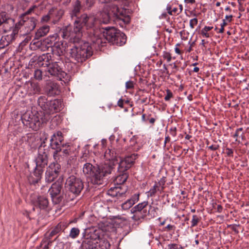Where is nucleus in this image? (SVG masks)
Returning a JSON list of instances; mask_svg holds the SVG:
<instances>
[{
	"mask_svg": "<svg viewBox=\"0 0 249 249\" xmlns=\"http://www.w3.org/2000/svg\"><path fill=\"white\" fill-rule=\"evenodd\" d=\"M113 163H101L93 166L91 163L87 162L83 167V172L87 177L91 178L93 184H103L109 175L113 172Z\"/></svg>",
	"mask_w": 249,
	"mask_h": 249,
	"instance_id": "obj_1",
	"label": "nucleus"
},
{
	"mask_svg": "<svg viewBox=\"0 0 249 249\" xmlns=\"http://www.w3.org/2000/svg\"><path fill=\"white\" fill-rule=\"evenodd\" d=\"M73 45L70 49V56L78 63H82L92 55V48L89 42L79 38L71 40Z\"/></svg>",
	"mask_w": 249,
	"mask_h": 249,
	"instance_id": "obj_2",
	"label": "nucleus"
},
{
	"mask_svg": "<svg viewBox=\"0 0 249 249\" xmlns=\"http://www.w3.org/2000/svg\"><path fill=\"white\" fill-rule=\"evenodd\" d=\"M124 9L119 8L115 4H106L104 6L103 11L100 14V21L104 24H107L111 20V17L123 20L125 23H128L130 21L129 16H125Z\"/></svg>",
	"mask_w": 249,
	"mask_h": 249,
	"instance_id": "obj_3",
	"label": "nucleus"
},
{
	"mask_svg": "<svg viewBox=\"0 0 249 249\" xmlns=\"http://www.w3.org/2000/svg\"><path fill=\"white\" fill-rule=\"evenodd\" d=\"M65 187L66 190L65 198L66 201L73 200L79 194L84 188L82 179L74 175L70 176L66 179Z\"/></svg>",
	"mask_w": 249,
	"mask_h": 249,
	"instance_id": "obj_4",
	"label": "nucleus"
},
{
	"mask_svg": "<svg viewBox=\"0 0 249 249\" xmlns=\"http://www.w3.org/2000/svg\"><path fill=\"white\" fill-rule=\"evenodd\" d=\"M37 103L44 111V116L41 118L42 123L48 122L50 119V115L60 110L61 106V102L58 99L48 101L45 96H40Z\"/></svg>",
	"mask_w": 249,
	"mask_h": 249,
	"instance_id": "obj_5",
	"label": "nucleus"
},
{
	"mask_svg": "<svg viewBox=\"0 0 249 249\" xmlns=\"http://www.w3.org/2000/svg\"><path fill=\"white\" fill-rule=\"evenodd\" d=\"M152 209L151 206L148 205V201H143L139 203L131 209V212L134 213L132 218L134 221H140L144 219L147 215L151 214L150 210Z\"/></svg>",
	"mask_w": 249,
	"mask_h": 249,
	"instance_id": "obj_6",
	"label": "nucleus"
},
{
	"mask_svg": "<svg viewBox=\"0 0 249 249\" xmlns=\"http://www.w3.org/2000/svg\"><path fill=\"white\" fill-rule=\"evenodd\" d=\"M62 179L59 178L57 181L52 185L51 187L49 190L52 201L55 204H58L63 200H65V193L63 191L62 195L61 194V191L62 189Z\"/></svg>",
	"mask_w": 249,
	"mask_h": 249,
	"instance_id": "obj_7",
	"label": "nucleus"
},
{
	"mask_svg": "<svg viewBox=\"0 0 249 249\" xmlns=\"http://www.w3.org/2000/svg\"><path fill=\"white\" fill-rule=\"evenodd\" d=\"M21 120L24 125L36 131L39 129L41 124L38 116L31 112H26L23 114Z\"/></svg>",
	"mask_w": 249,
	"mask_h": 249,
	"instance_id": "obj_8",
	"label": "nucleus"
},
{
	"mask_svg": "<svg viewBox=\"0 0 249 249\" xmlns=\"http://www.w3.org/2000/svg\"><path fill=\"white\" fill-rule=\"evenodd\" d=\"M137 157L138 154H133L125 157L123 159L120 158L119 162H118V160L115 162V166L118 164V172L119 173H127V170L134 164Z\"/></svg>",
	"mask_w": 249,
	"mask_h": 249,
	"instance_id": "obj_9",
	"label": "nucleus"
},
{
	"mask_svg": "<svg viewBox=\"0 0 249 249\" xmlns=\"http://www.w3.org/2000/svg\"><path fill=\"white\" fill-rule=\"evenodd\" d=\"M44 143L45 142H43L38 147V154L35 159L37 167L45 168L48 164L49 151L45 148Z\"/></svg>",
	"mask_w": 249,
	"mask_h": 249,
	"instance_id": "obj_10",
	"label": "nucleus"
},
{
	"mask_svg": "<svg viewBox=\"0 0 249 249\" xmlns=\"http://www.w3.org/2000/svg\"><path fill=\"white\" fill-rule=\"evenodd\" d=\"M60 165L57 162H53L50 164L45 173V180L51 183L58 176Z\"/></svg>",
	"mask_w": 249,
	"mask_h": 249,
	"instance_id": "obj_11",
	"label": "nucleus"
},
{
	"mask_svg": "<svg viewBox=\"0 0 249 249\" xmlns=\"http://www.w3.org/2000/svg\"><path fill=\"white\" fill-rule=\"evenodd\" d=\"M19 18V23L25 28L26 34L30 33L35 28L37 21L35 18L20 16Z\"/></svg>",
	"mask_w": 249,
	"mask_h": 249,
	"instance_id": "obj_12",
	"label": "nucleus"
},
{
	"mask_svg": "<svg viewBox=\"0 0 249 249\" xmlns=\"http://www.w3.org/2000/svg\"><path fill=\"white\" fill-rule=\"evenodd\" d=\"M71 145L65 143L62 145L58 150L54 151L53 154L54 159L57 161L60 157L66 158L72 154L73 150Z\"/></svg>",
	"mask_w": 249,
	"mask_h": 249,
	"instance_id": "obj_13",
	"label": "nucleus"
},
{
	"mask_svg": "<svg viewBox=\"0 0 249 249\" xmlns=\"http://www.w3.org/2000/svg\"><path fill=\"white\" fill-rule=\"evenodd\" d=\"M101 231L100 230H95L93 232H90L82 242V247L86 249L89 248L96 242L103 239L101 237Z\"/></svg>",
	"mask_w": 249,
	"mask_h": 249,
	"instance_id": "obj_14",
	"label": "nucleus"
},
{
	"mask_svg": "<svg viewBox=\"0 0 249 249\" xmlns=\"http://www.w3.org/2000/svg\"><path fill=\"white\" fill-rule=\"evenodd\" d=\"M34 206L40 210L46 211L49 206V201L45 196H36L32 199Z\"/></svg>",
	"mask_w": 249,
	"mask_h": 249,
	"instance_id": "obj_15",
	"label": "nucleus"
},
{
	"mask_svg": "<svg viewBox=\"0 0 249 249\" xmlns=\"http://www.w3.org/2000/svg\"><path fill=\"white\" fill-rule=\"evenodd\" d=\"M79 21L81 22L87 29L93 30L97 18L94 15L83 14L79 17Z\"/></svg>",
	"mask_w": 249,
	"mask_h": 249,
	"instance_id": "obj_16",
	"label": "nucleus"
},
{
	"mask_svg": "<svg viewBox=\"0 0 249 249\" xmlns=\"http://www.w3.org/2000/svg\"><path fill=\"white\" fill-rule=\"evenodd\" d=\"M48 67V70L47 72H46V73L44 74L45 76L49 77L47 74L48 72L51 75L56 76L58 79H61V78H64L66 75V73L62 70L57 62L52 63Z\"/></svg>",
	"mask_w": 249,
	"mask_h": 249,
	"instance_id": "obj_17",
	"label": "nucleus"
},
{
	"mask_svg": "<svg viewBox=\"0 0 249 249\" xmlns=\"http://www.w3.org/2000/svg\"><path fill=\"white\" fill-rule=\"evenodd\" d=\"M68 224L64 221L59 222L50 232H48L45 234V236L48 240L49 244H51L52 241L51 239L55 235L58 234L61 231H64L68 227Z\"/></svg>",
	"mask_w": 249,
	"mask_h": 249,
	"instance_id": "obj_18",
	"label": "nucleus"
},
{
	"mask_svg": "<svg viewBox=\"0 0 249 249\" xmlns=\"http://www.w3.org/2000/svg\"><path fill=\"white\" fill-rule=\"evenodd\" d=\"M58 87L57 83L49 81L44 87L45 92L50 96L58 95L60 92Z\"/></svg>",
	"mask_w": 249,
	"mask_h": 249,
	"instance_id": "obj_19",
	"label": "nucleus"
},
{
	"mask_svg": "<svg viewBox=\"0 0 249 249\" xmlns=\"http://www.w3.org/2000/svg\"><path fill=\"white\" fill-rule=\"evenodd\" d=\"M81 10H85L84 9V5L82 3L80 0H76L73 2L72 4V9L70 12V15L72 18L74 17L76 18L79 15Z\"/></svg>",
	"mask_w": 249,
	"mask_h": 249,
	"instance_id": "obj_20",
	"label": "nucleus"
},
{
	"mask_svg": "<svg viewBox=\"0 0 249 249\" xmlns=\"http://www.w3.org/2000/svg\"><path fill=\"white\" fill-rule=\"evenodd\" d=\"M103 29L104 30L103 36L109 42L112 41L113 39L115 38L118 32L119 31L113 27H107Z\"/></svg>",
	"mask_w": 249,
	"mask_h": 249,
	"instance_id": "obj_21",
	"label": "nucleus"
},
{
	"mask_svg": "<svg viewBox=\"0 0 249 249\" xmlns=\"http://www.w3.org/2000/svg\"><path fill=\"white\" fill-rule=\"evenodd\" d=\"M116 152L114 150L108 148L105 152L104 156L107 160V161L104 163H107L111 162L113 163L112 169L113 172L114 171L115 169V162L117 160L116 159Z\"/></svg>",
	"mask_w": 249,
	"mask_h": 249,
	"instance_id": "obj_22",
	"label": "nucleus"
},
{
	"mask_svg": "<svg viewBox=\"0 0 249 249\" xmlns=\"http://www.w3.org/2000/svg\"><path fill=\"white\" fill-rule=\"evenodd\" d=\"M52 56L50 53H47L42 54L38 57L37 63L41 67H48L52 63Z\"/></svg>",
	"mask_w": 249,
	"mask_h": 249,
	"instance_id": "obj_23",
	"label": "nucleus"
},
{
	"mask_svg": "<svg viewBox=\"0 0 249 249\" xmlns=\"http://www.w3.org/2000/svg\"><path fill=\"white\" fill-rule=\"evenodd\" d=\"M110 244L107 239L103 238L85 249H109Z\"/></svg>",
	"mask_w": 249,
	"mask_h": 249,
	"instance_id": "obj_24",
	"label": "nucleus"
},
{
	"mask_svg": "<svg viewBox=\"0 0 249 249\" xmlns=\"http://www.w3.org/2000/svg\"><path fill=\"white\" fill-rule=\"evenodd\" d=\"M43 167H37L36 165V167L33 172V175L35 178L31 177L29 178V181L31 183L35 184L37 183L38 181L41 179L42 174L43 172Z\"/></svg>",
	"mask_w": 249,
	"mask_h": 249,
	"instance_id": "obj_25",
	"label": "nucleus"
},
{
	"mask_svg": "<svg viewBox=\"0 0 249 249\" xmlns=\"http://www.w3.org/2000/svg\"><path fill=\"white\" fill-rule=\"evenodd\" d=\"M139 196L140 195L139 194H135L133 195L130 199L127 200L122 204V209L124 210L130 209L134 204L139 201Z\"/></svg>",
	"mask_w": 249,
	"mask_h": 249,
	"instance_id": "obj_26",
	"label": "nucleus"
},
{
	"mask_svg": "<svg viewBox=\"0 0 249 249\" xmlns=\"http://www.w3.org/2000/svg\"><path fill=\"white\" fill-rule=\"evenodd\" d=\"M126 41V36L123 33L119 31L117 34V36H115V38H114L110 43L113 45L122 46L125 43Z\"/></svg>",
	"mask_w": 249,
	"mask_h": 249,
	"instance_id": "obj_27",
	"label": "nucleus"
},
{
	"mask_svg": "<svg viewBox=\"0 0 249 249\" xmlns=\"http://www.w3.org/2000/svg\"><path fill=\"white\" fill-rule=\"evenodd\" d=\"M83 27L84 26L82 23L79 21V17H77L74 21L73 27V32L76 34H77V37H75L73 38H79V39H80V37L81 36Z\"/></svg>",
	"mask_w": 249,
	"mask_h": 249,
	"instance_id": "obj_28",
	"label": "nucleus"
},
{
	"mask_svg": "<svg viewBox=\"0 0 249 249\" xmlns=\"http://www.w3.org/2000/svg\"><path fill=\"white\" fill-rule=\"evenodd\" d=\"M126 191V188L122 190L121 187L117 186L114 188H111L108 190V194L112 196H121L125 194Z\"/></svg>",
	"mask_w": 249,
	"mask_h": 249,
	"instance_id": "obj_29",
	"label": "nucleus"
},
{
	"mask_svg": "<svg viewBox=\"0 0 249 249\" xmlns=\"http://www.w3.org/2000/svg\"><path fill=\"white\" fill-rule=\"evenodd\" d=\"M49 14L52 15V18H54L55 21H58L64 14V10L62 9H57L56 8H52L49 11Z\"/></svg>",
	"mask_w": 249,
	"mask_h": 249,
	"instance_id": "obj_30",
	"label": "nucleus"
},
{
	"mask_svg": "<svg viewBox=\"0 0 249 249\" xmlns=\"http://www.w3.org/2000/svg\"><path fill=\"white\" fill-rule=\"evenodd\" d=\"M50 27L48 25H45L39 28L36 33L35 38H39L46 36L49 32Z\"/></svg>",
	"mask_w": 249,
	"mask_h": 249,
	"instance_id": "obj_31",
	"label": "nucleus"
},
{
	"mask_svg": "<svg viewBox=\"0 0 249 249\" xmlns=\"http://www.w3.org/2000/svg\"><path fill=\"white\" fill-rule=\"evenodd\" d=\"M13 40L12 35H6L2 36L0 39V49L7 46Z\"/></svg>",
	"mask_w": 249,
	"mask_h": 249,
	"instance_id": "obj_32",
	"label": "nucleus"
},
{
	"mask_svg": "<svg viewBox=\"0 0 249 249\" xmlns=\"http://www.w3.org/2000/svg\"><path fill=\"white\" fill-rule=\"evenodd\" d=\"M120 174L114 179V183L118 185L123 184L127 180L128 175L127 173H119Z\"/></svg>",
	"mask_w": 249,
	"mask_h": 249,
	"instance_id": "obj_33",
	"label": "nucleus"
},
{
	"mask_svg": "<svg viewBox=\"0 0 249 249\" xmlns=\"http://www.w3.org/2000/svg\"><path fill=\"white\" fill-rule=\"evenodd\" d=\"M89 39L91 42L98 47L103 46L102 38L98 36V35L94 34L89 36Z\"/></svg>",
	"mask_w": 249,
	"mask_h": 249,
	"instance_id": "obj_34",
	"label": "nucleus"
},
{
	"mask_svg": "<svg viewBox=\"0 0 249 249\" xmlns=\"http://www.w3.org/2000/svg\"><path fill=\"white\" fill-rule=\"evenodd\" d=\"M64 143H62V142H59L56 140L55 138H51L50 140V146L55 151L58 150V149L62 147V145Z\"/></svg>",
	"mask_w": 249,
	"mask_h": 249,
	"instance_id": "obj_35",
	"label": "nucleus"
},
{
	"mask_svg": "<svg viewBox=\"0 0 249 249\" xmlns=\"http://www.w3.org/2000/svg\"><path fill=\"white\" fill-rule=\"evenodd\" d=\"M53 50L57 52V53L60 55L65 51V48L63 43L61 42H56L53 45Z\"/></svg>",
	"mask_w": 249,
	"mask_h": 249,
	"instance_id": "obj_36",
	"label": "nucleus"
},
{
	"mask_svg": "<svg viewBox=\"0 0 249 249\" xmlns=\"http://www.w3.org/2000/svg\"><path fill=\"white\" fill-rule=\"evenodd\" d=\"M10 21H12L13 20L6 13H0V25L2 24L8 23Z\"/></svg>",
	"mask_w": 249,
	"mask_h": 249,
	"instance_id": "obj_37",
	"label": "nucleus"
},
{
	"mask_svg": "<svg viewBox=\"0 0 249 249\" xmlns=\"http://www.w3.org/2000/svg\"><path fill=\"white\" fill-rule=\"evenodd\" d=\"M30 86V90L33 94H39L40 93L41 88L37 83L32 82Z\"/></svg>",
	"mask_w": 249,
	"mask_h": 249,
	"instance_id": "obj_38",
	"label": "nucleus"
},
{
	"mask_svg": "<svg viewBox=\"0 0 249 249\" xmlns=\"http://www.w3.org/2000/svg\"><path fill=\"white\" fill-rule=\"evenodd\" d=\"M245 137V133L243 131V128H237L235 131V134L233 135V137L235 138V141H237V138H241L242 139H243Z\"/></svg>",
	"mask_w": 249,
	"mask_h": 249,
	"instance_id": "obj_39",
	"label": "nucleus"
},
{
	"mask_svg": "<svg viewBox=\"0 0 249 249\" xmlns=\"http://www.w3.org/2000/svg\"><path fill=\"white\" fill-rule=\"evenodd\" d=\"M80 234V230L78 228H72L70 232L69 237L72 239L77 238Z\"/></svg>",
	"mask_w": 249,
	"mask_h": 249,
	"instance_id": "obj_40",
	"label": "nucleus"
},
{
	"mask_svg": "<svg viewBox=\"0 0 249 249\" xmlns=\"http://www.w3.org/2000/svg\"><path fill=\"white\" fill-rule=\"evenodd\" d=\"M159 190L160 189L159 188V186L157 182H156L153 187L147 193V196L148 197H153L155 196L156 192Z\"/></svg>",
	"mask_w": 249,
	"mask_h": 249,
	"instance_id": "obj_41",
	"label": "nucleus"
},
{
	"mask_svg": "<svg viewBox=\"0 0 249 249\" xmlns=\"http://www.w3.org/2000/svg\"><path fill=\"white\" fill-rule=\"evenodd\" d=\"M95 0H85L84 2L83 3L84 5V10H89L90 9L94 4Z\"/></svg>",
	"mask_w": 249,
	"mask_h": 249,
	"instance_id": "obj_42",
	"label": "nucleus"
},
{
	"mask_svg": "<svg viewBox=\"0 0 249 249\" xmlns=\"http://www.w3.org/2000/svg\"><path fill=\"white\" fill-rule=\"evenodd\" d=\"M56 35H54L52 36H50L44 40V44L48 45V47H51L53 44V41L55 40L56 38Z\"/></svg>",
	"mask_w": 249,
	"mask_h": 249,
	"instance_id": "obj_43",
	"label": "nucleus"
},
{
	"mask_svg": "<svg viewBox=\"0 0 249 249\" xmlns=\"http://www.w3.org/2000/svg\"><path fill=\"white\" fill-rule=\"evenodd\" d=\"M21 26H22L21 24L19 23V21L15 24V27L13 28L12 32L11 34H9V35H12L13 37V39L14 40L15 36L17 35L19 29L20 28Z\"/></svg>",
	"mask_w": 249,
	"mask_h": 249,
	"instance_id": "obj_44",
	"label": "nucleus"
},
{
	"mask_svg": "<svg viewBox=\"0 0 249 249\" xmlns=\"http://www.w3.org/2000/svg\"><path fill=\"white\" fill-rule=\"evenodd\" d=\"M34 76L36 80L41 81L43 78V72L40 70L36 69L34 71Z\"/></svg>",
	"mask_w": 249,
	"mask_h": 249,
	"instance_id": "obj_45",
	"label": "nucleus"
},
{
	"mask_svg": "<svg viewBox=\"0 0 249 249\" xmlns=\"http://www.w3.org/2000/svg\"><path fill=\"white\" fill-rule=\"evenodd\" d=\"M51 138H55L56 140L59 142H63L64 141L62 133L60 131H58L54 133Z\"/></svg>",
	"mask_w": 249,
	"mask_h": 249,
	"instance_id": "obj_46",
	"label": "nucleus"
},
{
	"mask_svg": "<svg viewBox=\"0 0 249 249\" xmlns=\"http://www.w3.org/2000/svg\"><path fill=\"white\" fill-rule=\"evenodd\" d=\"M200 220V218H199L196 215H193L191 221V227H194L196 226Z\"/></svg>",
	"mask_w": 249,
	"mask_h": 249,
	"instance_id": "obj_47",
	"label": "nucleus"
},
{
	"mask_svg": "<svg viewBox=\"0 0 249 249\" xmlns=\"http://www.w3.org/2000/svg\"><path fill=\"white\" fill-rule=\"evenodd\" d=\"M37 6L36 5H34L32 6L31 7L29 8V9L26 12H25L24 13L22 14L21 16L28 17V15L33 13L34 12L35 9L37 8Z\"/></svg>",
	"mask_w": 249,
	"mask_h": 249,
	"instance_id": "obj_48",
	"label": "nucleus"
},
{
	"mask_svg": "<svg viewBox=\"0 0 249 249\" xmlns=\"http://www.w3.org/2000/svg\"><path fill=\"white\" fill-rule=\"evenodd\" d=\"M162 57L167 60V62H170L172 59L171 53L167 52L164 51L163 52Z\"/></svg>",
	"mask_w": 249,
	"mask_h": 249,
	"instance_id": "obj_49",
	"label": "nucleus"
},
{
	"mask_svg": "<svg viewBox=\"0 0 249 249\" xmlns=\"http://www.w3.org/2000/svg\"><path fill=\"white\" fill-rule=\"evenodd\" d=\"M166 95L164 97V100L166 101H168L170 100V99L171 98L173 97V95L172 91L169 89H167L166 90Z\"/></svg>",
	"mask_w": 249,
	"mask_h": 249,
	"instance_id": "obj_50",
	"label": "nucleus"
},
{
	"mask_svg": "<svg viewBox=\"0 0 249 249\" xmlns=\"http://www.w3.org/2000/svg\"><path fill=\"white\" fill-rule=\"evenodd\" d=\"M197 23H198V20L196 18L191 19L190 20V23H189L190 27L192 29H194V27H195V26H196L197 24Z\"/></svg>",
	"mask_w": 249,
	"mask_h": 249,
	"instance_id": "obj_51",
	"label": "nucleus"
},
{
	"mask_svg": "<svg viewBox=\"0 0 249 249\" xmlns=\"http://www.w3.org/2000/svg\"><path fill=\"white\" fill-rule=\"evenodd\" d=\"M168 249H182V247L180 245H178L177 244H170L167 246Z\"/></svg>",
	"mask_w": 249,
	"mask_h": 249,
	"instance_id": "obj_52",
	"label": "nucleus"
},
{
	"mask_svg": "<svg viewBox=\"0 0 249 249\" xmlns=\"http://www.w3.org/2000/svg\"><path fill=\"white\" fill-rule=\"evenodd\" d=\"M51 18H52V15L48 13V14L43 16L41 18V22H48Z\"/></svg>",
	"mask_w": 249,
	"mask_h": 249,
	"instance_id": "obj_53",
	"label": "nucleus"
},
{
	"mask_svg": "<svg viewBox=\"0 0 249 249\" xmlns=\"http://www.w3.org/2000/svg\"><path fill=\"white\" fill-rule=\"evenodd\" d=\"M227 25V23L225 19H223L222 23L221 24V28L219 29V33H223L224 31V27Z\"/></svg>",
	"mask_w": 249,
	"mask_h": 249,
	"instance_id": "obj_54",
	"label": "nucleus"
},
{
	"mask_svg": "<svg viewBox=\"0 0 249 249\" xmlns=\"http://www.w3.org/2000/svg\"><path fill=\"white\" fill-rule=\"evenodd\" d=\"M169 132L171 135L175 137L177 135V128L176 127H172L169 130Z\"/></svg>",
	"mask_w": 249,
	"mask_h": 249,
	"instance_id": "obj_55",
	"label": "nucleus"
},
{
	"mask_svg": "<svg viewBox=\"0 0 249 249\" xmlns=\"http://www.w3.org/2000/svg\"><path fill=\"white\" fill-rule=\"evenodd\" d=\"M175 229V227L174 225H172L170 224H168L167 226L164 227V231H174Z\"/></svg>",
	"mask_w": 249,
	"mask_h": 249,
	"instance_id": "obj_56",
	"label": "nucleus"
},
{
	"mask_svg": "<svg viewBox=\"0 0 249 249\" xmlns=\"http://www.w3.org/2000/svg\"><path fill=\"white\" fill-rule=\"evenodd\" d=\"M134 87V84L132 81H129L126 82L125 87L126 89H132Z\"/></svg>",
	"mask_w": 249,
	"mask_h": 249,
	"instance_id": "obj_57",
	"label": "nucleus"
},
{
	"mask_svg": "<svg viewBox=\"0 0 249 249\" xmlns=\"http://www.w3.org/2000/svg\"><path fill=\"white\" fill-rule=\"evenodd\" d=\"M166 181V178L164 177H163L160 179V180L157 183L158 184V185L159 186H164L165 185V183Z\"/></svg>",
	"mask_w": 249,
	"mask_h": 249,
	"instance_id": "obj_58",
	"label": "nucleus"
},
{
	"mask_svg": "<svg viewBox=\"0 0 249 249\" xmlns=\"http://www.w3.org/2000/svg\"><path fill=\"white\" fill-rule=\"evenodd\" d=\"M208 148L211 150L214 151L218 149L219 148V145L218 144H213L211 146L208 147Z\"/></svg>",
	"mask_w": 249,
	"mask_h": 249,
	"instance_id": "obj_59",
	"label": "nucleus"
},
{
	"mask_svg": "<svg viewBox=\"0 0 249 249\" xmlns=\"http://www.w3.org/2000/svg\"><path fill=\"white\" fill-rule=\"evenodd\" d=\"M226 153L228 156L232 157L233 151L232 149L227 148H226Z\"/></svg>",
	"mask_w": 249,
	"mask_h": 249,
	"instance_id": "obj_60",
	"label": "nucleus"
},
{
	"mask_svg": "<svg viewBox=\"0 0 249 249\" xmlns=\"http://www.w3.org/2000/svg\"><path fill=\"white\" fill-rule=\"evenodd\" d=\"M201 34L203 36V37L208 38L210 37V35L208 32L204 31L203 29H202L201 31Z\"/></svg>",
	"mask_w": 249,
	"mask_h": 249,
	"instance_id": "obj_61",
	"label": "nucleus"
},
{
	"mask_svg": "<svg viewBox=\"0 0 249 249\" xmlns=\"http://www.w3.org/2000/svg\"><path fill=\"white\" fill-rule=\"evenodd\" d=\"M117 105L120 107L123 108L124 105V100L122 99H119V100L118 101Z\"/></svg>",
	"mask_w": 249,
	"mask_h": 249,
	"instance_id": "obj_62",
	"label": "nucleus"
},
{
	"mask_svg": "<svg viewBox=\"0 0 249 249\" xmlns=\"http://www.w3.org/2000/svg\"><path fill=\"white\" fill-rule=\"evenodd\" d=\"M141 103H145V105H147L149 103V100L148 101V99L147 97L143 98V99H141Z\"/></svg>",
	"mask_w": 249,
	"mask_h": 249,
	"instance_id": "obj_63",
	"label": "nucleus"
},
{
	"mask_svg": "<svg viewBox=\"0 0 249 249\" xmlns=\"http://www.w3.org/2000/svg\"><path fill=\"white\" fill-rule=\"evenodd\" d=\"M213 28L212 26H205L202 29L204 30V31L209 32Z\"/></svg>",
	"mask_w": 249,
	"mask_h": 249,
	"instance_id": "obj_64",
	"label": "nucleus"
}]
</instances>
